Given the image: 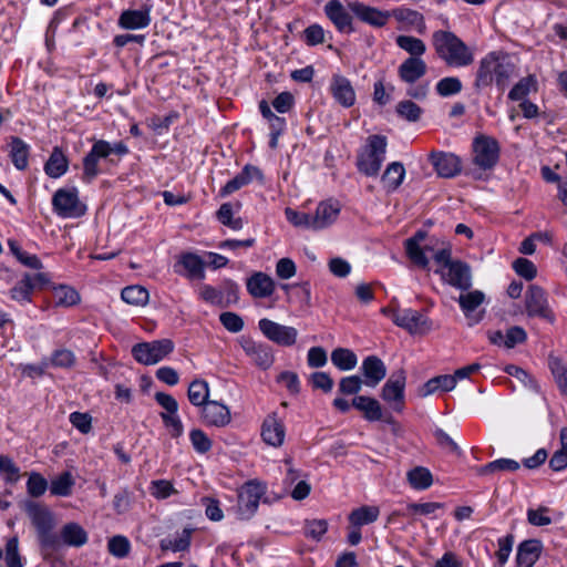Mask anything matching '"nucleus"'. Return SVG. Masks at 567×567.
Masks as SVG:
<instances>
[{
	"label": "nucleus",
	"instance_id": "obj_1",
	"mask_svg": "<svg viewBox=\"0 0 567 567\" xmlns=\"http://www.w3.org/2000/svg\"><path fill=\"white\" fill-rule=\"evenodd\" d=\"M515 72L516 66L508 54L489 52L478 62L473 86L476 91H482L495 83L497 89L504 92Z\"/></svg>",
	"mask_w": 567,
	"mask_h": 567
},
{
	"label": "nucleus",
	"instance_id": "obj_2",
	"mask_svg": "<svg viewBox=\"0 0 567 567\" xmlns=\"http://www.w3.org/2000/svg\"><path fill=\"white\" fill-rule=\"evenodd\" d=\"M437 56L451 68H466L474 62L473 50L455 33L437 30L432 34Z\"/></svg>",
	"mask_w": 567,
	"mask_h": 567
},
{
	"label": "nucleus",
	"instance_id": "obj_3",
	"mask_svg": "<svg viewBox=\"0 0 567 567\" xmlns=\"http://www.w3.org/2000/svg\"><path fill=\"white\" fill-rule=\"evenodd\" d=\"M434 260L439 266L435 272L440 274L444 282L460 290H468L472 287L471 267L461 260H453L450 247H441L434 254Z\"/></svg>",
	"mask_w": 567,
	"mask_h": 567
},
{
	"label": "nucleus",
	"instance_id": "obj_4",
	"mask_svg": "<svg viewBox=\"0 0 567 567\" xmlns=\"http://www.w3.org/2000/svg\"><path fill=\"white\" fill-rule=\"evenodd\" d=\"M28 515L37 529L42 550L48 554L59 550L61 548V539L53 532L55 527L53 514L47 507L33 504L28 507Z\"/></svg>",
	"mask_w": 567,
	"mask_h": 567
},
{
	"label": "nucleus",
	"instance_id": "obj_5",
	"mask_svg": "<svg viewBox=\"0 0 567 567\" xmlns=\"http://www.w3.org/2000/svg\"><path fill=\"white\" fill-rule=\"evenodd\" d=\"M386 137L383 135H371L367 144L358 154L357 168L365 176H377L385 159Z\"/></svg>",
	"mask_w": 567,
	"mask_h": 567
},
{
	"label": "nucleus",
	"instance_id": "obj_6",
	"mask_svg": "<svg viewBox=\"0 0 567 567\" xmlns=\"http://www.w3.org/2000/svg\"><path fill=\"white\" fill-rule=\"evenodd\" d=\"M382 312L389 316L398 327L412 334H424L431 330L430 320L417 310L383 308Z\"/></svg>",
	"mask_w": 567,
	"mask_h": 567
},
{
	"label": "nucleus",
	"instance_id": "obj_7",
	"mask_svg": "<svg viewBox=\"0 0 567 567\" xmlns=\"http://www.w3.org/2000/svg\"><path fill=\"white\" fill-rule=\"evenodd\" d=\"M436 245L437 240H427V234L423 230L416 231L404 243L408 257L415 266L422 269H427L430 264L426 254H432L434 257V254L440 249H436Z\"/></svg>",
	"mask_w": 567,
	"mask_h": 567
},
{
	"label": "nucleus",
	"instance_id": "obj_8",
	"mask_svg": "<svg viewBox=\"0 0 567 567\" xmlns=\"http://www.w3.org/2000/svg\"><path fill=\"white\" fill-rule=\"evenodd\" d=\"M174 350V343L169 339H161L152 342H141L132 348L134 359L145 365L159 362Z\"/></svg>",
	"mask_w": 567,
	"mask_h": 567
},
{
	"label": "nucleus",
	"instance_id": "obj_9",
	"mask_svg": "<svg viewBox=\"0 0 567 567\" xmlns=\"http://www.w3.org/2000/svg\"><path fill=\"white\" fill-rule=\"evenodd\" d=\"M499 158V146L495 138L481 135L473 142V162L481 169H492Z\"/></svg>",
	"mask_w": 567,
	"mask_h": 567
},
{
	"label": "nucleus",
	"instance_id": "obj_10",
	"mask_svg": "<svg viewBox=\"0 0 567 567\" xmlns=\"http://www.w3.org/2000/svg\"><path fill=\"white\" fill-rule=\"evenodd\" d=\"M265 487L256 482L245 483L238 492L237 513L239 518L249 519L257 512Z\"/></svg>",
	"mask_w": 567,
	"mask_h": 567
},
{
	"label": "nucleus",
	"instance_id": "obj_11",
	"mask_svg": "<svg viewBox=\"0 0 567 567\" xmlns=\"http://www.w3.org/2000/svg\"><path fill=\"white\" fill-rule=\"evenodd\" d=\"M54 212L62 218H76L85 213V206L79 200L75 188L58 189L52 198Z\"/></svg>",
	"mask_w": 567,
	"mask_h": 567
},
{
	"label": "nucleus",
	"instance_id": "obj_12",
	"mask_svg": "<svg viewBox=\"0 0 567 567\" xmlns=\"http://www.w3.org/2000/svg\"><path fill=\"white\" fill-rule=\"evenodd\" d=\"M406 375L403 369L393 372L382 388L381 398L396 412L404 409Z\"/></svg>",
	"mask_w": 567,
	"mask_h": 567
},
{
	"label": "nucleus",
	"instance_id": "obj_13",
	"mask_svg": "<svg viewBox=\"0 0 567 567\" xmlns=\"http://www.w3.org/2000/svg\"><path fill=\"white\" fill-rule=\"evenodd\" d=\"M155 400L165 410V412L161 413V417L169 434L173 437H179L184 432V426L177 414V401L171 394L163 392H157Z\"/></svg>",
	"mask_w": 567,
	"mask_h": 567
},
{
	"label": "nucleus",
	"instance_id": "obj_14",
	"mask_svg": "<svg viewBox=\"0 0 567 567\" xmlns=\"http://www.w3.org/2000/svg\"><path fill=\"white\" fill-rule=\"evenodd\" d=\"M525 308L529 317H539L554 322L555 316L550 310L543 288L530 285L525 293Z\"/></svg>",
	"mask_w": 567,
	"mask_h": 567
},
{
	"label": "nucleus",
	"instance_id": "obj_15",
	"mask_svg": "<svg viewBox=\"0 0 567 567\" xmlns=\"http://www.w3.org/2000/svg\"><path fill=\"white\" fill-rule=\"evenodd\" d=\"M258 326L269 340L280 346H292L297 340L298 332L292 327L282 326L266 318L259 320Z\"/></svg>",
	"mask_w": 567,
	"mask_h": 567
},
{
	"label": "nucleus",
	"instance_id": "obj_16",
	"mask_svg": "<svg viewBox=\"0 0 567 567\" xmlns=\"http://www.w3.org/2000/svg\"><path fill=\"white\" fill-rule=\"evenodd\" d=\"M239 342L245 353L257 367L267 370L272 365L274 354L269 346L246 337H241Z\"/></svg>",
	"mask_w": 567,
	"mask_h": 567
},
{
	"label": "nucleus",
	"instance_id": "obj_17",
	"mask_svg": "<svg viewBox=\"0 0 567 567\" xmlns=\"http://www.w3.org/2000/svg\"><path fill=\"white\" fill-rule=\"evenodd\" d=\"M111 154V144L104 140L96 141L89 154L83 159V179L91 182L97 174V164L101 158Z\"/></svg>",
	"mask_w": 567,
	"mask_h": 567
},
{
	"label": "nucleus",
	"instance_id": "obj_18",
	"mask_svg": "<svg viewBox=\"0 0 567 567\" xmlns=\"http://www.w3.org/2000/svg\"><path fill=\"white\" fill-rule=\"evenodd\" d=\"M485 300V295L480 290L460 295L457 301L467 319L468 326H474L483 319V311H476Z\"/></svg>",
	"mask_w": 567,
	"mask_h": 567
},
{
	"label": "nucleus",
	"instance_id": "obj_19",
	"mask_svg": "<svg viewBox=\"0 0 567 567\" xmlns=\"http://www.w3.org/2000/svg\"><path fill=\"white\" fill-rule=\"evenodd\" d=\"M430 161L437 175L444 178L454 177L462 169L461 159L452 153L433 152L430 155Z\"/></svg>",
	"mask_w": 567,
	"mask_h": 567
},
{
	"label": "nucleus",
	"instance_id": "obj_20",
	"mask_svg": "<svg viewBox=\"0 0 567 567\" xmlns=\"http://www.w3.org/2000/svg\"><path fill=\"white\" fill-rule=\"evenodd\" d=\"M202 421L206 425L223 427L230 423L231 415L227 405L218 401H209L202 410Z\"/></svg>",
	"mask_w": 567,
	"mask_h": 567
},
{
	"label": "nucleus",
	"instance_id": "obj_21",
	"mask_svg": "<svg viewBox=\"0 0 567 567\" xmlns=\"http://www.w3.org/2000/svg\"><path fill=\"white\" fill-rule=\"evenodd\" d=\"M205 262L196 254L184 252L179 256L175 265V271L179 275L186 276L188 279H204L205 277Z\"/></svg>",
	"mask_w": 567,
	"mask_h": 567
},
{
	"label": "nucleus",
	"instance_id": "obj_22",
	"mask_svg": "<svg viewBox=\"0 0 567 567\" xmlns=\"http://www.w3.org/2000/svg\"><path fill=\"white\" fill-rule=\"evenodd\" d=\"M349 8L361 21L373 27H384L390 19V11H381L358 1L350 2Z\"/></svg>",
	"mask_w": 567,
	"mask_h": 567
},
{
	"label": "nucleus",
	"instance_id": "obj_23",
	"mask_svg": "<svg viewBox=\"0 0 567 567\" xmlns=\"http://www.w3.org/2000/svg\"><path fill=\"white\" fill-rule=\"evenodd\" d=\"M390 18H394L402 24V29H413L420 34L425 33L426 24L422 13L410 8H395L390 11Z\"/></svg>",
	"mask_w": 567,
	"mask_h": 567
},
{
	"label": "nucleus",
	"instance_id": "obj_24",
	"mask_svg": "<svg viewBox=\"0 0 567 567\" xmlns=\"http://www.w3.org/2000/svg\"><path fill=\"white\" fill-rule=\"evenodd\" d=\"M329 89L333 99L343 107H350L354 104L355 93L347 78L339 74L333 75Z\"/></svg>",
	"mask_w": 567,
	"mask_h": 567
},
{
	"label": "nucleus",
	"instance_id": "obj_25",
	"mask_svg": "<svg viewBox=\"0 0 567 567\" xmlns=\"http://www.w3.org/2000/svg\"><path fill=\"white\" fill-rule=\"evenodd\" d=\"M324 13L340 32L352 31V18L339 0H330L324 6Z\"/></svg>",
	"mask_w": 567,
	"mask_h": 567
},
{
	"label": "nucleus",
	"instance_id": "obj_26",
	"mask_svg": "<svg viewBox=\"0 0 567 567\" xmlns=\"http://www.w3.org/2000/svg\"><path fill=\"white\" fill-rule=\"evenodd\" d=\"M286 429L281 420L276 414L268 415L261 427V436L268 445L279 447L285 441Z\"/></svg>",
	"mask_w": 567,
	"mask_h": 567
},
{
	"label": "nucleus",
	"instance_id": "obj_27",
	"mask_svg": "<svg viewBox=\"0 0 567 567\" xmlns=\"http://www.w3.org/2000/svg\"><path fill=\"white\" fill-rule=\"evenodd\" d=\"M364 377V384L375 388L386 375V368L383 361L377 355L367 357L361 365Z\"/></svg>",
	"mask_w": 567,
	"mask_h": 567
},
{
	"label": "nucleus",
	"instance_id": "obj_28",
	"mask_svg": "<svg viewBox=\"0 0 567 567\" xmlns=\"http://www.w3.org/2000/svg\"><path fill=\"white\" fill-rule=\"evenodd\" d=\"M340 213L338 203L321 202L312 215L313 230L323 229L337 220Z\"/></svg>",
	"mask_w": 567,
	"mask_h": 567
},
{
	"label": "nucleus",
	"instance_id": "obj_29",
	"mask_svg": "<svg viewBox=\"0 0 567 567\" xmlns=\"http://www.w3.org/2000/svg\"><path fill=\"white\" fill-rule=\"evenodd\" d=\"M9 157L19 171H24L29 165L30 146L18 136H10L8 142Z\"/></svg>",
	"mask_w": 567,
	"mask_h": 567
},
{
	"label": "nucleus",
	"instance_id": "obj_30",
	"mask_svg": "<svg viewBox=\"0 0 567 567\" xmlns=\"http://www.w3.org/2000/svg\"><path fill=\"white\" fill-rule=\"evenodd\" d=\"M542 543L537 539H528L519 544L516 563L518 567H533L540 556Z\"/></svg>",
	"mask_w": 567,
	"mask_h": 567
},
{
	"label": "nucleus",
	"instance_id": "obj_31",
	"mask_svg": "<svg viewBox=\"0 0 567 567\" xmlns=\"http://www.w3.org/2000/svg\"><path fill=\"white\" fill-rule=\"evenodd\" d=\"M426 63L421 58H409L398 69L400 79L406 83H414L426 73Z\"/></svg>",
	"mask_w": 567,
	"mask_h": 567
},
{
	"label": "nucleus",
	"instance_id": "obj_32",
	"mask_svg": "<svg viewBox=\"0 0 567 567\" xmlns=\"http://www.w3.org/2000/svg\"><path fill=\"white\" fill-rule=\"evenodd\" d=\"M247 290L255 298H266L274 293L275 282L264 272H256L247 280Z\"/></svg>",
	"mask_w": 567,
	"mask_h": 567
},
{
	"label": "nucleus",
	"instance_id": "obj_33",
	"mask_svg": "<svg viewBox=\"0 0 567 567\" xmlns=\"http://www.w3.org/2000/svg\"><path fill=\"white\" fill-rule=\"evenodd\" d=\"M61 539V547L63 545L71 547H81L87 543V533L78 523L65 524L59 535Z\"/></svg>",
	"mask_w": 567,
	"mask_h": 567
},
{
	"label": "nucleus",
	"instance_id": "obj_34",
	"mask_svg": "<svg viewBox=\"0 0 567 567\" xmlns=\"http://www.w3.org/2000/svg\"><path fill=\"white\" fill-rule=\"evenodd\" d=\"M256 177H261L260 171L255 166L246 165L239 174H237L221 188L220 195L228 196L249 184Z\"/></svg>",
	"mask_w": 567,
	"mask_h": 567
},
{
	"label": "nucleus",
	"instance_id": "obj_35",
	"mask_svg": "<svg viewBox=\"0 0 567 567\" xmlns=\"http://www.w3.org/2000/svg\"><path fill=\"white\" fill-rule=\"evenodd\" d=\"M151 23L150 10H126L118 19V25L123 29L134 30L147 27Z\"/></svg>",
	"mask_w": 567,
	"mask_h": 567
},
{
	"label": "nucleus",
	"instance_id": "obj_36",
	"mask_svg": "<svg viewBox=\"0 0 567 567\" xmlns=\"http://www.w3.org/2000/svg\"><path fill=\"white\" fill-rule=\"evenodd\" d=\"M405 176V169L402 163L393 162L385 168L381 182L386 192H394L402 184Z\"/></svg>",
	"mask_w": 567,
	"mask_h": 567
},
{
	"label": "nucleus",
	"instance_id": "obj_37",
	"mask_svg": "<svg viewBox=\"0 0 567 567\" xmlns=\"http://www.w3.org/2000/svg\"><path fill=\"white\" fill-rule=\"evenodd\" d=\"M352 406L363 412L368 421H379L382 417L380 403L370 396L358 395L352 400Z\"/></svg>",
	"mask_w": 567,
	"mask_h": 567
},
{
	"label": "nucleus",
	"instance_id": "obj_38",
	"mask_svg": "<svg viewBox=\"0 0 567 567\" xmlns=\"http://www.w3.org/2000/svg\"><path fill=\"white\" fill-rule=\"evenodd\" d=\"M380 508L373 505H363L353 509L349 516V523L352 527H361L371 524L378 519Z\"/></svg>",
	"mask_w": 567,
	"mask_h": 567
},
{
	"label": "nucleus",
	"instance_id": "obj_39",
	"mask_svg": "<svg viewBox=\"0 0 567 567\" xmlns=\"http://www.w3.org/2000/svg\"><path fill=\"white\" fill-rule=\"evenodd\" d=\"M455 388V378L451 374L437 375L425 382L419 390V394L422 398L429 396L437 390L447 392Z\"/></svg>",
	"mask_w": 567,
	"mask_h": 567
},
{
	"label": "nucleus",
	"instance_id": "obj_40",
	"mask_svg": "<svg viewBox=\"0 0 567 567\" xmlns=\"http://www.w3.org/2000/svg\"><path fill=\"white\" fill-rule=\"evenodd\" d=\"M68 167L69 162L62 150L54 147L44 165L47 175H49L51 178H59L68 171Z\"/></svg>",
	"mask_w": 567,
	"mask_h": 567
},
{
	"label": "nucleus",
	"instance_id": "obj_41",
	"mask_svg": "<svg viewBox=\"0 0 567 567\" xmlns=\"http://www.w3.org/2000/svg\"><path fill=\"white\" fill-rule=\"evenodd\" d=\"M410 486L416 491H424L432 486L433 475L426 467L415 466L406 473Z\"/></svg>",
	"mask_w": 567,
	"mask_h": 567
},
{
	"label": "nucleus",
	"instance_id": "obj_42",
	"mask_svg": "<svg viewBox=\"0 0 567 567\" xmlns=\"http://www.w3.org/2000/svg\"><path fill=\"white\" fill-rule=\"evenodd\" d=\"M187 396L193 405L203 408L210 401L208 383L202 379L194 380L188 386Z\"/></svg>",
	"mask_w": 567,
	"mask_h": 567
},
{
	"label": "nucleus",
	"instance_id": "obj_43",
	"mask_svg": "<svg viewBox=\"0 0 567 567\" xmlns=\"http://www.w3.org/2000/svg\"><path fill=\"white\" fill-rule=\"evenodd\" d=\"M332 363L341 371H349L358 363L357 354L347 348H337L331 352Z\"/></svg>",
	"mask_w": 567,
	"mask_h": 567
},
{
	"label": "nucleus",
	"instance_id": "obj_44",
	"mask_svg": "<svg viewBox=\"0 0 567 567\" xmlns=\"http://www.w3.org/2000/svg\"><path fill=\"white\" fill-rule=\"evenodd\" d=\"M520 464L512 458H498L478 468L480 475H493L498 472H515Z\"/></svg>",
	"mask_w": 567,
	"mask_h": 567
},
{
	"label": "nucleus",
	"instance_id": "obj_45",
	"mask_svg": "<svg viewBox=\"0 0 567 567\" xmlns=\"http://www.w3.org/2000/svg\"><path fill=\"white\" fill-rule=\"evenodd\" d=\"M395 43L400 49L408 52L411 55L410 58H421L426 51L425 43L412 35H399Z\"/></svg>",
	"mask_w": 567,
	"mask_h": 567
},
{
	"label": "nucleus",
	"instance_id": "obj_46",
	"mask_svg": "<svg viewBox=\"0 0 567 567\" xmlns=\"http://www.w3.org/2000/svg\"><path fill=\"white\" fill-rule=\"evenodd\" d=\"M35 284H31V275L25 274L10 290V297L18 302H30Z\"/></svg>",
	"mask_w": 567,
	"mask_h": 567
},
{
	"label": "nucleus",
	"instance_id": "obj_47",
	"mask_svg": "<svg viewBox=\"0 0 567 567\" xmlns=\"http://www.w3.org/2000/svg\"><path fill=\"white\" fill-rule=\"evenodd\" d=\"M121 297L123 301L133 306H145L148 301L150 293L142 286H128L122 290Z\"/></svg>",
	"mask_w": 567,
	"mask_h": 567
},
{
	"label": "nucleus",
	"instance_id": "obj_48",
	"mask_svg": "<svg viewBox=\"0 0 567 567\" xmlns=\"http://www.w3.org/2000/svg\"><path fill=\"white\" fill-rule=\"evenodd\" d=\"M537 90V81L534 75L520 79L509 91L508 99L512 101H520L532 91Z\"/></svg>",
	"mask_w": 567,
	"mask_h": 567
},
{
	"label": "nucleus",
	"instance_id": "obj_49",
	"mask_svg": "<svg viewBox=\"0 0 567 567\" xmlns=\"http://www.w3.org/2000/svg\"><path fill=\"white\" fill-rule=\"evenodd\" d=\"M53 301L56 306L71 307L80 301V296L72 287L59 286L53 290Z\"/></svg>",
	"mask_w": 567,
	"mask_h": 567
},
{
	"label": "nucleus",
	"instance_id": "obj_50",
	"mask_svg": "<svg viewBox=\"0 0 567 567\" xmlns=\"http://www.w3.org/2000/svg\"><path fill=\"white\" fill-rule=\"evenodd\" d=\"M74 480L69 472H64L51 481L50 492L55 496H69L72 493Z\"/></svg>",
	"mask_w": 567,
	"mask_h": 567
},
{
	"label": "nucleus",
	"instance_id": "obj_51",
	"mask_svg": "<svg viewBox=\"0 0 567 567\" xmlns=\"http://www.w3.org/2000/svg\"><path fill=\"white\" fill-rule=\"evenodd\" d=\"M8 246L10 251L16 256V258L25 267L31 269H41L42 262L35 255H29L19 246L16 240L10 239L8 241Z\"/></svg>",
	"mask_w": 567,
	"mask_h": 567
},
{
	"label": "nucleus",
	"instance_id": "obj_52",
	"mask_svg": "<svg viewBox=\"0 0 567 567\" xmlns=\"http://www.w3.org/2000/svg\"><path fill=\"white\" fill-rule=\"evenodd\" d=\"M435 89L440 96L446 97L460 93L462 91V82L458 78L446 76L436 83Z\"/></svg>",
	"mask_w": 567,
	"mask_h": 567
},
{
	"label": "nucleus",
	"instance_id": "obj_53",
	"mask_svg": "<svg viewBox=\"0 0 567 567\" xmlns=\"http://www.w3.org/2000/svg\"><path fill=\"white\" fill-rule=\"evenodd\" d=\"M396 113L409 122H416L421 117L422 109L414 102L405 100L398 103Z\"/></svg>",
	"mask_w": 567,
	"mask_h": 567
},
{
	"label": "nucleus",
	"instance_id": "obj_54",
	"mask_svg": "<svg viewBox=\"0 0 567 567\" xmlns=\"http://www.w3.org/2000/svg\"><path fill=\"white\" fill-rule=\"evenodd\" d=\"M285 215L287 220L295 227L313 229L312 215L297 212L290 207L285 209Z\"/></svg>",
	"mask_w": 567,
	"mask_h": 567
},
{
	"label": "nucleus",
	"instance_id": "obj_55",
	"mask_svg": "<svg viewBox=\"0 0 567 567\" xmlns=\"http://www.w3.org/2000/svg\"><path fill=\"white\" fill-rule=\"evenodd\" d=\"M49 367L55 368H71L75 363V355L69 349L55 350L51 358L48 360Z\"/></svg>",
	"mask_w": 567,
	"mask_h": 567
},
{
	"label": "nucleus",
	"instance_id": "obj_56",
	"mask_svg": "<svg viewBox=\"0 0 567 567\" xmlns=\"http://www.w3.org/2000/svg\"><path fill=\"white\" fill-rule=\"evenodd\" d=\"M150 493L157 499H165L171 495L176 494L177 491L169 481L156 480L151 482Z\"/></svg>",
	"mask_w": 567,
	"mask_h": 567
},
{
	"label": "nucleus",
	"instance_id": "obj_57",
	"mask_svg": "<svg viewBox=\"0 0 567 567\" xmlns=\"http://www.w3.org/2000/svg\"><path fill=\"white\" fill-rule=\"evenodd\" d=\"M218 220L225 225L230 227L234 230H239L243 228L241 218H233V208L231 205L226 203L223 204L217 212Z\"/></svg>",
	"mask_w": 567,
	"mask_h": 567
},
{
	"label": "nucleus",
	"instance_id": "obj_58",
	"mask_svg": "<svg viewBox=\"0 0 567 567\" xmlns=\"http://www.w3.org/2000/svg\"><path fill=\"white\" fill-rule=\"evenodd\" d=\"M550 370L558 389L567 396V365L559 360H553L550 362Z\"/></svg>",
	"mask_w": 567,
	"mask_h": 567
},
{
	"label": "nucleus",
	"instance_id": "obj_59",
	"mask_svg": "<svg viewBox=\"0 0 567 567\" xmlns=\"http://www.w3.org/2000/svg\"><path fill=\"white\" fill-rule=\"evenodd\" d=\"M189 439L194 450L197 453L204 454L212 449L210 439L205 434L204 431L199 429L192 430L189 433Z\"/></svg>",
	"mask_w": 567,
	"mask_h": 567
},
{
	"label": "nucleus",
	"instance_id": "obj_60",
	"mask_svg": "<svg viewBox=\"0 0 567 567\" xmlns=\"http://www.w3.org/2000/svg\"><path fill=\"white\" fill-rule=\"evenodd\" d=\"M364 381L359 375L344 377L339 382V391L343 395L358 394Z\"/></svg>",
	"mask_w": 567,
	"mask_h": 567
},
{
	"label": "nucleus",
	"instance_id": "obj_61",
	"mask_svg": "<svg viewBox=\"0 0 567 567\" xmlns=\"http://www.w3.org/2000/svg\"><path fill=\"white\" fill-rule=\"evenodd\" d=\"M28 493L32 497H40L48 488L47 480L39 473H32L27 482Z\"/></svg>",
	"mask_w": 567,
	"mask_h": 567
},
{
	"label": "nucleus",
	"instance_id": "obj_62",
	"mask_svg": "<svg viewBox=\"0 0 567 567\" xmlns=\"http://www.w3.org/2000/svg\"><path fill=\"white\" fill-rule=\"evenodd\" d=\"M130 542L124 536H114L109 540V551L118 558H124L130 553Z\"/></svg>",
	"mask_w": 567,
	"mask_h": 567
},
{
	"label": "nucleus",
	"instance_id": "obj_63",
	"mask_svg": "<svg viewBox=\"0 0 567 567\" xmlns=\"http://www.w3.org/2000/svg\"><path fill=\"white\" fill-rule=\"evenodd\" d=\"M513 268L516 274L526 280H532L536 277L537 269L536 266L526 258H517L513 262Z\"/></svg>",
	"mask_w": 567,
	"mask_h": 567
},
{
	"label": "nucleus",
	"instance_id": "obj_64",
	"mask_svg": "<svg viewBox=\"0 0 567 567\" xmlns=\"http://www.w3.org/2000/svg\"><path fill=\"white\" fill-rule=\"evenodd\" d=\"M561 447L557 450L549 460V467L553 471H563L567 467V442L560 441Z\"/></svg>",
	"mask_w": 567,
	"mask_h": 567
}]
</instances>
